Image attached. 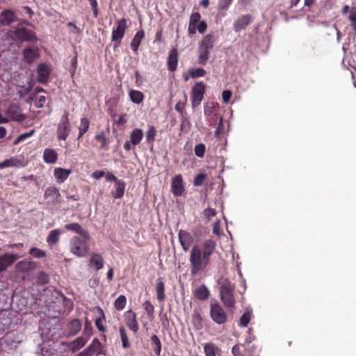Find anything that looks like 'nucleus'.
Masks as SVG:
<instances>
[{
	"label": "nucleus",
	"mask_w": 356,
	"mask_h": 356,
	"mask_svg": "<svg viewBox=\"0 0 356 356\" xmlns=\"http://www.w3.org/2000/svg\"><path fill=\"white\" fill-rule=\"evenodd\" d=\"M216 248V242L211 238L206 239L192 247L189 256L190 269L192 275H196L209 266L211 255L213 254Z\"/></svg>",
	"instance_id": "obj_1"
},
{
	"label": "nucleus",
	"mask_w": 356,
	"mask_h": 356,
	"mask_svg": "<svg viewBox=\"0 0 356 356\" xmlns=\"http://www.w3.org/2000/svg\"><path fill=\"white\" fill-rule=\"evenodd\" d=\"M235 286L228 280L224 281L220 286V299L224 305L227 308L234 307L235 298L234 293Z\"/></svg>",
	"instance_id": "obj_2"
},
{
	"label": "nucleus",
	"mask_w": 356,
	"mask_h": 356,
	"mask_svg": "<svg viewBox=\"0 0 356 356\" xmlns=\"http://www.w3.org/2000/svg\"><path fill=\"white\" fill-rule=\"evenodd\" d=\"M127 29V21L125 18H122L116 22L115 26L113 28L111 34V41L113 42L114 50L120 46Z\"/></svg>",
	"instance_id": "obj_3"
},
{
	"label": "nucleus",
	"mask_w": 356,
	"mask_h": 356,
	"mask_svg": "<svg viewBox=\"0 0 356 356\" xmlns=\"http://www.w3.org/2000/svg\"><path fill=\"white\" fill-rule=\"evenodd\" d=\"M72 129L69 119V112L65 111L57 125L56 136L58 140H65L69 136Z\"/></svg>",
	"instance_id": "obj_4"
},
{
	"label": "nucleus",
	"mask_w": 356,
	"mask_h": 356,
	"mask_svg": "<svg viewBox=\"0 0 356 356\" xmlns=\"http://www.w3.org/2000/svg\"><path fill=\"white\" fill-rule=\"evenodd\" d=\"M70 252L79 257L86 256L89 250L86 242L79 236H74L70 239Z\"/></svg>",
	"instance_id": "obj_5"
},
{
	"label": "nucleus",
	"mask_w": 356,
	"mask_h": 356,
	"mask_svg": "<svg viewBox=\"0 0 356 356\" xmlns=\"http://www.w3.org/2000/svg\"><path fill=\"white\" fill-rule=\"evenodd\" d=\"M8 34L10 37L14 36L20 42H35L38 40L35 33L26 28H16L14 31H10Z\"/></svg>",
	"instance_id": "obj_6"
},
{
	"label": "nucleus",
	"mask_w": 356,
	"mask_h": 356,
	"mask_svg": "<svg viewBox=\"0 0 356 356\" xmlns=\"http://www.w3.org/2000/svg\"><path fill=\"white\" fill-rule=\"evenodd\" d=\"M210 316L211 319L218 325L225 323L227 318L225 312L218 302L211 304Z\"/></svg>",
	"instance_id": "obj_7"
},
{
	"label": "nucleus",
	"mask_w": 356,
	"mask_h": 356,
	"mask_svg": "<svg viewBox=\"0 0 356 356\" xmlns=\"http://www.w3.org/2000/svg\"><path fill=\"white\" fill-rule=\"evenodd\" d=\"M205 93V85L202 81L196 83L191 90V100L193 108L198 106Z\"/></svg>",
	"instance_id": "obj_8"
},
{
	"label": "nucleus",
	"mask_w": 356,
	"mask_h": 356,
	"mask_svg": "<svg viewBox=\"0 0 356 356\" xmlns=\"http://www.w3.org/2000/svg\"><path fill=\"white\" fill-rule=\"evenodd\" d=\"M103 351L102 343L97 338L94 339L92 343L83 351L80 352L77 356H92L96 354L97 356L101 355Z\"/></svg>",
	"instance_id": "obj_9"
},
{
	"label": "nucleus",
	"mask_w": 356,
	"mask_h": 356,
	"mask_svg": "<svg viewBox=\"0 0 356 356\" xmlns=\"http://www.w3.org/2000/svg\"><path fill=\"white\" fill-rule=\"evenodd\" d=\"M6 115L13 121L22 122L26 119L21 107L16 104H12L8 106Z\"/></svg>",
	"instance_id": "obj_10"
},
{
	"label": "nucleus",
	"mask_w": 356,
	"mask_h": 356,
	"mask_svg": "<svg viewBox=\"0 0 356 356\" xmlns=\"http://www.w3.org/2000/svg\"><path fill=\"white\" fill-rule=\"evenodd\" d=\"M171 191L175 197L181 196L184 192L183 178L181 175H177L171 182Z\"/></svg>",
	"instance_id": "obj_11"
},
{
	"label": "nucleus",
	"mask_w": 356,
	"mask_h": 356,
	"mask_svg": "<svg viewBox=\"0 0 356 356\" xmlns=\"http://www.w3.org/2000/svg\"><path fill=\"white\" fill-rule=\"evenodd\" d=\"M124 321L127 327L133 332L136 333L138 331L139 325L136 320V314L131 310H129L124 314Z\"/></svg>",
	"instance_id": "obj_12"
},
{
	"label": "nucleus",
	"mask_w": 356,
	"mask_h": 356,
	"mask_svg": "<svg viewBox=\"0 0 356 356\" xmlns=\"http://www.w3.org/2000/svg\"><path fill=\"white\" fill-rule=\"evenodd\" d=\"M44 197L49 204L54 205L60 202V193L57 188L51 186L47 188Z\"/></svg>",
	"instance_id": "obj_13"
},
{
	"label": "nucleus",
	"mask_w": 356,
	"mask_h": 356,
	"mask_svg": "<svg viewBox=\"0 0 356 356\" xmlns=\"http://www.w3.org/2000/svg\"><path fill=\"white\" fill-rule=\"evenodd\" d=\"M179 243L184 251H187L193 243V238L188 231L180 229L178 233Z\"/></svg>",
	"instance_id": "obj_14"
},
{
	"label": "nucleus",
	"mask_w": 356,
	"mask_h": 356,
	"mask_svg": "<svg viewBox=\"0 0 356 356\" xmlns=\"http://www.w3.org/2000/svg\"><path fill=\"white\" fill-rule=\"evenodd\" d=\"M51 69L46 64H40L37 69L38 81L42 84L47 83Z\"/></svg>",
	"instance_id": "obj_15"
},
{
	"label": "nucleus",
	"mask_w": 356,
	"mask_h": 356,
	"mask_svg": "<svg viewBox=\"0 0 356 356\" xmlns=\"http://www.w3.org/2000/svg\"><path fill=\"white\" fill-rule=\"evenodd\" d=\"M252 22V17L251 15H244L241 16L234 24V30L236 32H239L245 29Z\"/></svg>",
	"instance_id": "obj_16"
},
{
	"label": "nucleus",
	"mask_w": 356,
	"mask_h": 356,
	"mask_svg": "<svg viewBox=\"0 0 356 356\" xmlns=\"http://www.w3.org/2000/svg\"><path fill=\"white\" fill-rule=\"evenodd\" d=\"M18 258L19 256L17 254H5L0 256V273L6 270Z\"/></svg>",
	"instance_id": "obj_17"
},
{
	"label": "nucleus",
	"mask_w": 356,
	"mask_h": 356,
	"mask_svg": "<svg viewBox=\"0 0 356 356\" xmlns=\"http://www.w3.org/2000/svg\"><path fill=\"white\" fill-rule=\"evenodd\" d=\"M178 63V52L177 49H170L167 58L168 69L170 72H175L177 70Z\"/></svg>",
	"instance_id": "obj_18"
},
{
	"label": "nucleus",
	"mask_w": 356,
	"mask_h": 356,
	"mask_svg": "<svg viewBox=\"0 0 356 356\" xmlns=\"http://www.w3.org/2000/svg\"><path fill=\"white\" fill-rule=\"evenodd\" d=\"M23 56L26 63H32L39 57V50L36 47H27L24 49Z\"/></svg>",
	"instance_id": "obj_19"
},
{
	"label": "nucleus",
	"mask_w": 356,
	"mask_h": 356,
	"mask_svg": "<svg viewBox=\"0 0 356 356\" xmlns=\"http://www.w3.org/2000/svg\"><path fill=\"white\" fill-rule=\"evenodd\" d=\"M65 228L67 230H72L76 232L78 234L82 236L84 239L87 240L90 238L89 233L87 230L83 229L79 223L73 222L66 224Z\"/></svg>",
	"instance_id": "obj_20"
},
{
	"label": "nucleus",
	"mask_w": 356,
	"mask_h": 356,
	"mask_svg": "<svg viewBox=\"0 0 356 356\" xmlns=\"http://www.w3.org/2000/svg\"><path fill=\"white\" fill-rule=\"evenodd\" d=\"M36 267L35 263L33 261L23 260L19 261L15 265V269L19 273H29L34 270Z\"/></svg>",
	"instance_id": "obj_21"
},
{
	"label": "nucleus",
	"mask_w": 356,
	"mask_h": 356,
	"mask_svg": "<svg viewBox=\"0 0 356 356\" xmlns=\"http://www.w3.org/2000/svg\"><path fill=\"white\" fill-rule=\"evenodd\" d=\"M216 42V38L213 34H207L206 35L199 43V47L201 48L207 50L210 52V51L213 48L214 43Z\"/></svg>",
	"instance_id": "obj_22"
},
{
	"label": "nucleus",
	"mask_w": 356,
	"mask_h": 356,
	"mask_svg": "<svg viewBox=\"0 0 356 356\" xmlns=\"http://www.w3.org/2000/svg\"><path fill=\"white\" fill-rule=\"evenodd\" d=\"M71 173V170L62 168H56L54 170V175L58 183L64 182Z\"/></svg>",
	"instance_id": "obj_23"
},
{
	"label": "nucleus",
	"mask_w": 356,
	"mask_h": 356,
	"mask_svg": "<svg viewBox=\"0 0 356 356\" xmlns=\"http://www.w3.org/2000/svg\"><path fill=\"white\" fill-rule=\"evenodd\" d=\"M144 38H145V32L142 29L137 31L136 33L135 34V35H134V38L132 39L131 44H130L131 49H132V51L134 53L136 54L138 52V48L140 45L142 40L144 39Z\"/></svg>",
	"instance_id": "obj_24"
},
{
	"label": "nucleus",
	"mask_w": 356,
	"mask_h": 356,
	"mask_svg": "<svg viewBox=\"0 0 356 356\" xmlns=\"http://www.w3.org/2000/svg\"><path fill=\"white\" fill-rule=\"evenodd\" d=\"M43 159L47 163H56L58 160V154L54 149L46 148L43 152Z\"/></svg>",
	"instance_id": "obj_25"
},
{
	"label": "nucleus",
	"mask_w": 356,
	"mask_h": 356,
	"mask_svg": "<svg viewBox=\"0 0 356 356\" xmlns=\"http://www.w3.org/2000/svg\"><path fill=\"white\" fill-rule=\"evenodd\" d=\"M156 293L157 299L160 302L164 301V300L165 299V283L163 280V278H161V277L158 278L156 280Z\"/></svg>",
	"instance_id": "obj_26"
},
{
	"label": "nucleus",
	"mask_w": 356,
	"mask_h": 356,
	"mask_svg": "<svg viewBox=\"0 0 356 356\" xmlns=\"http://www.w3.org/2000/svg\"><path fill=\"white\" fill-rule=\"evenodd\" d=\"M90 265L93 266L97 270L102 269L104 266L103 257L99 254H92L90 260Z\"/></svg>",
	"instance_id": "obj_27"
},
{
	"label": "nucleus",
	"mask_w": 356,
	"mask_h": 356,
	"mask_svg": "<svg viewBox=\"0 0 356 356\" xmlns=\"http://www.w3.org/2000/svg\"><path fill=\"white\" fill-rule=\"evenodd\" d=\"M143 131L140 129H134L130 134V140L133 145H138L143 138Z\"/></svg>",
	"instance_id": "obj_28"
},
{
	"label": "nucleus",
	"mask_w": 356,
	"mask_h": 356,
	"mask_svg": "<svg viewBox=\"0 0 356 356\" xmlns=\"http://www.w3.org/2000/svg\"><path fill=\"white\" fill-rule=\"evenodd\" d=\"M60 234L61 232L58 229L51 230L47 237V243H48V245L49 246H52L54 244L57 243L60 239Z\"/></svg>",
	"instance_id": "obj_29"
},
{
	"label": "nucleus",
	"mask_w": 356,
	"mask_h": 356,
	"mask_svg": "<svg viewBox=\"0 0 356 356\" xmlns=\"http://www.w3.org/2000/svg\"><path fill=\"white\" fill-rule=\"evenodd\" d=\"M195 296L200 300H205L209 296V291L205 285H201L194 291Z\"/></svg>",
	"instance_id": "obj_30"
},
{
	"label": "nucleus",
	"mask_w": 356,
	"mask_h": 356,
	"mask_svg": "<svg viewBox=\"0 0 356 356\" xmlns=\"http://www.w3.org/2000/svg\"><path fill=\"white\" fill-rule=\"evenodd\" d=\"M125 183L122 180L117 181L115 183V191L112 193L113 197L115 199H120L123 197L125 190Z\"/></svg>",
	"instance_id": "obj_31"
},
{
	"label": "nucleus",
	"mask_w": 356,
	"mask_h": 356,
	"mask_svg": "<svg viewBox=\"0 0 356 356\" xmlns=\"http://www.w3.org/2000/svg\"><path fill=\"white\" fill-rule=\"evenodd\" d=\"M81 323L78 319H73L68 323V332L70 335H76L81 330Z\"/></svg>",
	"instance_id": "obj_32"
},
{
	"label": "nucleus",
	"mask_w": 356,
	"mask_h": 356,
	"mask_svg": "<svg viewBox=\"0 0 356 356\" xmlns=\"http://www.w3.org/2000/svg\"><path fill=\"white\" fill-rule=\"evenodd\" d=\"M89 126V120L86 117L81 118L80 120V125L79 127L78 140H79L88 131Z\"/></svg>",
	"instance_id": "obj_33"
},
{
	"label": "nucleus",
	"mask_w": 356,
	"mask_h": 356,
	"mask_svg": "<svg viewBox=\"0 0 356 356\" xmlns=\"http://www.w3.org/2000/svg\"><path fill=\"white\" fill-rule=\"evenodd\" d=\"M1 14L3 17L4 24H6V26H8L12 22L16 21V15L15 13L11 10H5L4 11L1 12Z\"/></svg>",
	"instance_id": "obj_34"
},
{
	"label": "nucleus",
	"mask_w": 356,
	"mask_h": 356,
	"mask_svg": "<svg viewBox=\"0 0 356 356\" xmlns=\"http://www.w3.org/2000/svg\"><path fill=\"white\" fill-rule=\"evenodd\" d=\"M88 339H85L83 337H77L70 343V348L72 352H76L83 348L86 342Z\"/></svg>",
	"instance_id": "obj_35"
},
{
	"label": "nucleus",
	"mask_w": 356,
	"mask_h": 356,
	"mask_svg": "<svg viewBox=\"0 0 356 356\" xmlns=\"http://www.w3.org/2000/svg\"><path fill=\"white\" fill-rule=\"evenodd\" d=\"M348 19L350 22V26L353 31L354 35H356V6H353L350 8Z\"/></svg>",
	"instance_id": "obj_36"
},
{
	"label": "nucleus",
	"mask_w": 356,
	"mask_h": 356,
	"mask_svg": "<svg viewBox=\"0 0 356 356\" xmlns=\"http://www.w3.org/2000/svg\"><path fill=\"white\" fill-rule=\"evenodd\" d=\"M129 97L133 103L138 104L143 101L144 95L139 90H131L129 91Z\"/></svg>",
	"instance_id": "obj_37"
},
{
	"label": "nucleus",
	"mask_w": 356,
	"mask_h": 356,
	"mask_svg": "<svg viewBox=\"0 0 356 356\" xmlns=\"http://www.w3.org/2000/svg\"><path fill=\"white\" fill-rule=\"evenodd\" d=\"M151 345L155 355L159 356L161 351V342L159 338L155 334L151 337Z\"/></svg>",
	"instance_id": "obj_38"
},
{
	"label": "nucleus",
	"mask_w": 356,
	"mask_h": 356,
	"mask_svg": "<svg viewBox=\"0 0 356 356\" xmlns=\"http://www.w3.org/2000/svg\"><path fill=\"white\" fill-rule=\"evenodd\" d=\"M209 53L210 52L207 50H205L200 47H198L197 61L200 65H204L207 63L209 58Z\"/></svg>",
	"instance_id": "obj_39"
},
{
	"label": "nucleus",
	"mask_w": 356,
	"mask_h": 356,
	"mask_svg": "<svg viewBox=\"0 0 356 356\" xmlns=\"http://www.w3.org/2000/svg\"><path fill=\"white\" fill-rule=\"evenodd\" d=\"M95 138L97 141L101 143L100 148L104 150L108 149V140L106 138L105 134L104 131H102L99 134H97Z\"/></svg>",
	"instance_id": "obj_40"
},
{
	"label": "nucleus",
	"mask_w": 356,
	"mask_h": 356,
	"mask_svg": "<svg viewBox=\"0 0 356 356\" xmlns=\"http://www.w3.org/2000/svg\"><path fill=\"white\" fill-rule=\"evenodd\" d=\"M119 332L120 339L122 341V346L124 348H128L130 346V343L129 341L128 336L127 334V331L124 326H120L119 328Z\"/></svg>",
	"instance_id": "obj_41"
},
{
	"label": "nucleus",
	"mask_w": 356,
	"mask_h": 356,
	"mask_svg": "<svg viewBox=\"0 0 356 356\" xmlns=\"http://www.w3.org/2000/svg\"><path fill=\"white\" fill-rule=\"evenodd\" d=\"M192 323L197 330L202 328V318L197 312H195L192 315Z\"/></svg>",
	"instance_id": "obj_42"
},
{
	"label": "nucleus",
	"mask_w": 356,
	"mask_h": 356,
	"mask_svg": "<svg viewBox=\"0 0 356 356\" xmlns=\"http://www.w3.org/2000/svg\"><path fill=\"white\" fill-rule=\"evenodd\" d=\"M181 117V122L180 125V130L181 132L188 133L191 129V123L190 122L189 118L187 114Z\"/></svg>",
	"instance_id": "obj_43"
},
{
	"label": "nucleus",
	"mask_w": 356,
	"mask_h": 356,
	"mask_svg": "<svg viewBox=\"0 0 356 356\" xmlns=\"http://www.w3.org/2000/svg\"><path fill=\"white\" fill-rule=\"evenodd\" d=\"M218 348L213 343H207L204 346L205 356H216Z\"/></svg>",
	"instance_id": "obj_44"
},
{
	"label": "nucleus",
	"mask_w": 356,
	"mask_h": 356,
	"mask_svg": "<svg viewBox=\"0 0 356 356\" xmlns=\"http://www.w3.org/2000/svg\"><path fill=\"white\" fill-rule=\"evenodd\" d=\"M126 303H127V298H126L125 296L120 295L115 300L114 307L118 311L122 310L125 307Z\"/></svg>",
	"instance_id": "obj_45"
},
{
	"label": "nucleus",
	"mask_w": 356,
	"mask_h": 356,
	"mask_svg": "<svg viewBox=\"0 0 356 356\" xmlns=\"http://www.w3.org/2000/svg\"><path fill=\"white\" fill-rule=\"evenodd\" d=\"M156 129L154 126H150L146 132V140L148 143H152L155 140Z\"/></svg>",
	"instance_id": "obj_46"
},
{
	"label": "nucleus",
	"mask_w": 356,
	"mask_h": 356,
	"mask_svg": "<svg viewBox=\"0 0 356 356\" xmlns=\"http://www.w3.org/2000/svg\"><path fill=\"white\" fill-rule=\"evenodd\" d=\"M188 74L191 78L196 79L204 76L206 74V71L203 68L191 69Z\"/></svg>",
	"instance_id": "obj_47"
},
{
	"label": "nucleus",
	"mask_w": 356,
	"mask_h": 356,
	"mask_svg": "<svg viewBox=\"0 0 356 356\" xmlns=\"http://www.w3.org/2000/svg\"><path fill=\"white\" fill-rule=\"evenodd\" d=\"M19 163L17 159H6L0 163V169H3L8 167L16 166Z\"/></svg>",
	"instance_id": "obj_48"
},
{
	"label": "nucleus",
	"mask_w": 356,
	"mask_h": 356,
	"mask_svg": "<svg viewBox=\"0 0 356 356\" xmlns=\"http://www.w3.org/2000/svg\"><path fill=\"white\" fill-rule=\"evenodd\" d=\"M144 309L146 311L149 318H153L154 312V307L149 300H146L143 305Z\"/></svg>",
	"instance_id": "obj_49"
},
{
	"label": "nucleus",
	"mask_w": 356,
	"mask_h": 356,
	"mask_svg": "<svg viewBox=\"0 0 356 356\" xmlns=\"http://www.w3.org/2000/svg\"><path fill=\"white\" fill-rule=\"evenodd\" d=\"M233 0H219L217 8L219 11L227 10Z\"/></svg>",
	"instance_id": "obj_50"
},
{
	"label": "nucleus",
	"mask_w": 356,
	"mask_h": 356,
	"mask_svg": "<svg viewBox=\"0 0 356 356\" xmlns=\"http://www.w3.org/2000/svg\"><path fill=\"white\" fill-rule=\"evenodd\" d=\"M206 147L203 143H200L195 146V154L199 158H203L205 154Z\"/></svg>",
	"instance_id": "obj_51"
},
{
	"label": "nucleus",
	"mask_w": 356,
	"mask_h": 356,
	"mask_svg": "<svg viewBox=\"0 0 356 356\" xmlns=\"http://www.w3.org/2000/svg\"><path fill=\"white\" fill-rule=\"evenodd\" d=\"M49 282V275L41 271L38 274L37 283L40 285H44Z\"/></svg>",
	"instance_id": "obj_52"
},
{
	"label": "nucleus",
	"mask_w": 356,
	"mask_h": 356,
	"mask_svg": "<svg viewBox=\"0 0 356 356\" xmlns=\"http://www.w3.org/2000/svg\"><path fill=\"white\" fill-rule=\"evenodd\" d=\"M29 254L35 258H42L46 256L45 252L38 248H31L29 250Z\"/></svg>",
	"instance_id": "obj_53"
},
{
	"label": "nucleus",
	"mask_w": 356,
	"mask_h": 356,
	"mask_svg": "<svg viewBox=\"0 0 356 356\" xmlns=\"http://www.w3.org/2000/svg\"><path fill=\"white\" fill-rule=\"evenodd\" d=\"M241 347H244V346L240 343L235 344L232 347V353L234 356H245L243 351L241 348Z\"/></svg>",
	"instance_id": "obj_54"
},
{
	"label": "nucleus",
	"mask_w": 356,
	"mask_h": 356,
	"mask_svg": "<svg viewBox=\"0 0 356 356\" xmlns=\"http://www.w3.org/2000/svg\"><path fill=\"white\" fill-rule=\"evenodd\" d=\"M250 316L251 314L250 312H245L240 318L239 325L241 327L247 326L250 321Z\"/></svg>",
	"instance_id": "obj_55"
},
{
	"label": "nucleus",
	"mask_w": 356,
	"mask_h": 356,
	"mask_svg": "<svg viewBox=\"0 0 356 356\" xmlns=\"http://www.w3.org/2000/svg\"><path fill=\"white\" fill-rule=\"evenodd\" d=\"M99 310L100 311V312H101V314L102 315V317H99V318H96V320H95V325H96V327H97V329L100 332H104L105 331V327H104V326L102 323V318H104V314L103 310L101 308H99Z\"/></svg>",
	"instance_id": "obj_56"
},
{
	"label": "nucleus",
	"mask_w": 356,
	"mask_h": 356,
	"mask_svg": "<svg viewBox=\"0 0 356 356\" xmlns=\"http://www.w3.org/2000/svg\"><path fill=\"white\" fill-rule=\"evenodd\" d=\"M205 179H206L205 174H203V173L199 174L195 178L193 184L195 186H200L204 184Z\"/></svg>",
	"instance_id": "obj_57"
},
{
	"label": "nucleus",
	"mask_w": 356,
	"mask_h": 356,
	"mask_svg": "<svg viewBox=\"0 0 356 356\" xmlns=\"http://www.w3.org/2000/svg\"><path fill=\"white\" fill-rule=\"evenodd\" d=\"M213 233L217 236H220L222 234V230L220 227V221H216L213 225Z\"/></svg>",
	"instance_id": "obj_58"
},
{
	"label": "nucleus",
	"mask_w": 356,
	"mask_h": 356,
	"mask_svg": "<svg viewBox=\"0 0 356 356\" xmlns=\"http://www.w3.org/2000/svg\"><path fill=\"white\" fill-rule=\"evenodd\" d=\"M35 132V131L33 129L31 130V131L29 132H27V133H24V134H20L15 140L14 143L15 144H17L22 141H23L24 140H25L26 138L30 137L31 136H32L33 134V133Z\"/></svg>",
	"instance_id": "obj_59"
},
{
	"label": "nucleus",
	"mask_w": 356,
	"mask_h": 356,
	"mask_svg": "<svg viewBox=\"0 0 356 356\" xmlns=\"http://www.w3.org/2000/svg\"><path fill=\"white\" fill-rule=\"evenodd\" d=\"M203 213L207 220H210L212 217L216 215V211L214 209L208 208L204 210Z\"/></svg>",
	"instance_id": "obj_60"
},
{
	"label": "nucleus",
	"mask_w": 356,
	"mask_h": 356,
	"mask_svg": "<svg viewBox=\"0 0 356 356\" xmlns=\"http://www.w3.org/2000/svg\"><path fill=\"white\" fill-rule=\"evenodd\" d=\"M201 15L198 12L193 13L190 17L189 23L191 24H197L200 22Z\"/></svg>",
	"instance_id": "obj_61"
},
{
	"label": "nucleus",
	"mask_w": 356,
	"mask_h": 356,
	"mask_svg": "<svg viewBox=\"0 0 356 356\" xmlns=\"http://www.w3.org/2000/svg\"><path fill=\"white\" fill-rule=\"evenodd\" d=\"M83 334L89 338L92 334V327L91 323L86 321L84 325Z\"/></svg>",
	"instance_id": "obj_62"
},
{
	"label": "nucleus",
	"mask_w": 356,
	"mask_h": 356,
	"mask_svg": "<svg viewBox=\"0 0 356 356\" xmlns=\"http://www.w3.org/2000/svg\"><path fill=\"white\" fill-rule=\"evenodd\" d=\"M45 101V96L40 95L35 100L34 104L37 108H42L43 107Z\"/></svg>",
	"instance_id": "obj_63"
},
{
	"label": "nucleus",
	"mask_w": 356,
	"mask_h": 356,
	"mask_svg": "<svg viewBox=\"0 0 356 356\" xmlns=\"http://www.w3.org/2000/svg\"><path fill=\"white\" fill-rule=\"evenodd\" d=\"M175 110L179 112L181 116L186 115L187 113L184 111V104L181 102H177L175 106Z\"/></svg>",
	"instance_id": "obj_64"
}]
</instances>
